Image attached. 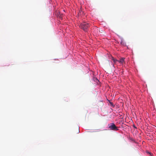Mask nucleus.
Wrapping results in <instances>:
<instances>
[{
  "label": "nucleus",
  "instance_id": "1",
  "mask_svg": "<svg viewBox=\"0 0 156 156\" xmlns=\"http://www.w3.org/2000/svg\"><path fill=\"white\" fill-rule=\"evenodd\" d=\"M90 26V23L86 22H83L81 23L79 25L80 28L85 32L87 31V29Z\"/></svg>",
  "mask_w": 156,
  "mask_h": 156
},
{
  "label": "nucleus",
  "instance_id": "6",
  "mask_svg": "<svg viewBox=\"0 0 156 156\" xmlns=\"http://www.w3.org/2000/svg\"><path fill=\"white\" fill-rule=\"evenodd\" d=\"M110 104L111 105V106L113 105V104L112 102H110Z\"/></svg>",
  "mask_w": 156,
  "mask_h": 156
},
{
  "label": "nucleus",
  "instance_id": "7",
  "mask_svg": "<svg viewBox=\"0 0 156 156\" xmlns=\"http://www.w3.org/2000/svg\"><path fill=\"white\" fill-rule=\"evenodd\" d=\"M147 153L151 155V153L149 152H147Z\"/></svg>",
  "mask_w": 156,
  "mask_h": 156
},
{
  "label": "nucleus",
  "instance_id": "2",
  "mask_svg": "<svg viewBox=\"0 0 156 156\" xmlns=\"http://www.w3.org/2000/svg\"><path fill=\"white\" fill-rule=\"evenodd\" d=\"M108 128L110 130L114 131H117L119 129L118 127L116 126L114 123H111L108 124Z\"/></svg>",
  "mask_w": 156,
  "mask_h": 156
},
{
  "label": "nucleus",
  "instance_id": "5",
  "mask_svg": "<svg viewBox=\"0 0 156 156\" xmlns=\"http://www.w3.org/2000/svg\"><path fill=\"white\" fill-rule=\"evenodd\" d=\"M120 44H121L123 45H125V44H126L123 41H121L120 42Z\"/></svg>",
  "mask_w": 156,
  "mask_h": 156
},
{
  "label": "nucleus",
  "instance_id": "8",
  "mask_svg": "<svg viewBox=\"0 0 156 156\" xmlns=\"http://www.w3.org/2000/svg\"><path fill=\"white\" fill-rule=\"evenodd\" d=\"M60 17H61V14L60 16Z\"/></svg>",
  "mask_w": 156,
  "mask_h": 156
},
{
  "label": "nucleus",
  "instance_id": "4",
  "mask_svg": "<svg viewBox=\"0 0 156 156\" xmlns=\"http://www.w3.org/2000/svg\"><path fill=\"white\" fill-rule=\"evenodd\" d=\"M112 59L113 61V62H114L115 63H116L117 62H118V61H119V60H118L117 59H115L114 58H112Z\"/></svg>",
  "mask_w": 156,
  "mask_h": 156
},
{
  "label": "nucleus",
  "instance_id": "3",
  "mask_svg": "<svg viewBox=\"0 0 156 156\" xmlns=\"http://www.w3.org/2000/svg\"><path fill=\"white\" fill-rule=\"evenodd\" d=\"M124 58H121L119 60L118 62L121 64L123 63L124 62Z\"/></svg>",
  "mask_w": 156,
  "mask_h": 156
}]
</instances>
